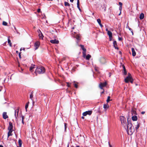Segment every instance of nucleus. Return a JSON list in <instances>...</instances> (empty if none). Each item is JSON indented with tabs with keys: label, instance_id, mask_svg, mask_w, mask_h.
<instances>
[{
	"label": "nucleus",
	"instance_id": "obj_23",
	"mask_svg": "<svg viewBox=\"0 0 147 147\" xmlns=\"http://www.w3.org/2000/svg\"><path fill=\"white\" fill-rule=\"evenodd\" d=\"M33 91H32L31 92L30 96V98L32 100V98H33Z\"/></svg>",
	"mask_w": 147,
	"mask_h": 147
},
{
	"label": "nucleus",
	"instance_id": "obj_1",
	"mask_svg": "<svg viewBox=\"0 0 147 147\" xmlns=\"http://www.w3.org/2000/svg\"><path fill=\"white\" fill-rule=\"evenodd\" d=\"M125 128L129 135L132 134L133 132L134 131V127H132V124L129 121H127V125Z\"/></svg>",
	"mask_w": 147,
	"mask_h": 147
},
{
	"label": "nucleus",
	"instance_id": "obj_43",
	"mask_svg": "<svg viewBox=\"0 0 147 147\" xmlns=\"http://www.w3.org/2000/svg\"><path fill=\"white\" fill-rule=\"evenodd\" d=\"M67 86L68 87H70V84L68 82H67Z\"/></svg>",
	"mask_w": 147,
	"mask_h": 147
},
{
	"label": "nucleus",
	"instance_id": "obj_60",
	"mask_svg": "<svg viewBox=\"0 0 147 147\" xmlns=\"http://www.w3.org/2000/svg\"><path fill=\"white\" fill-rule=\"evenodd\" d=\"M79 9L80 11H81V9H80H80Z\"/></svg>",
	"mask_w": 147,
	"mask_h": 147
},
{
	"label": "nucleus",
	"instance_id": "obj_11",
	"mask_svg": "<svg viewBox=\"0 0 147 147\" xmlns=\"http://www.w3.org/2000/svg\"><path fill=\"white\" fill-rule=\"evenodd\" d=\"M19 112V110L17 109L15 110V116L16 119H17V117L18 115V113Z\"/></svg>",
	"mask_w": 147,
	"mask_h": 147
},
{
	"label": "nucleus",
	"instance_id": "obj_49",
	"mask_svg": "<svg viewBox=\"0 0 147 147\" xmlns=\"http://www.w3.org/2000/svg\"><path fill=\"white\" fill-rule=\"evenodd\" d=\"M2 89V86H0V91H1Z\"/></svg>",
	"mask_w": 147,
	"mask_h": 147
},
{
	"label": "nucleus",
	"instance_id": "obj_28",
	"mask_svg": "<svg viewBox=\"0 0 147 147\" xmlns=\"http://www.w3.org/2000/svg\"><path fill=\"white\" fill-rule=\"evenodd\" d=\"M91 57V56L89 54H88L86 57V60H89L90 58Z\"/></svg>",
	"mask_w": 147,
	"mask_h": 147
},
{
	"label": "nucleus",
	"instance_id": "obj_63",
	"mask_svg": "<svg viewBox=\"0 0 147 147\" xmlns=\"http://www.w3.org/2000/svg\"><path fill=\"white\" fill-rule=\"evenodd\" d=\"M22 50V48H21L20 49V51H21Z\"/></svg>",
	"mask_w": 147,
	"mask_h": 147
},
{
	"label": "nucleus",
	"instance_id": "obj_35",
	"mask_svg": "<svg viewBox=\"0 0 147 147\" xmlns=\"http://www.w3.org/2000/svg\"><path fill=\"white\" fill-rule=\"evenodd\" d=\"M140 127V123H138L137 126L135 127V129L136 130H137Z\"/></svg>",
	"mask_w": 147,
	"mask_h": 147
},
{
	"label": "nucleus",
	"instance_id": "obj_33",
	"mask_svg": "<svg viewBox=\"0 0 147 147\" xmlns=\"http://www.w3.org/2000/svg\"><path fill=\"white\" fill-rule=\"evenodd\" d=\"M21 117H22V123L23 124H24V116L22 115L21 116Z\"/></svg>",
	"mask_w": 147,
	"mask_h": 147
},
{
	"label": "nucleus",
	"instance_id": "obj_18",
	"mask_svg": "<svg viewBox=\"0 0 147 147\" xmlns=\"http://www.w3.org/2000/svg\"><path fill=\"white\" fill-rule=\"evenodd\" d=\"M35 65H32L30 67V71L32 72L33 71V69L34 68V66Z\"/></svg>",
	"mask_w": 147,
	"mask_h": 147
},
{
	"label": "nucleus",
	"instance_id": "obj_59",
	"mask_svg": "<svg viewBox=\"0 0 147 147\" xmlns=\"http://www.w3.org/2000/svg\"><path fill=\"white\" fill-rule=\"evenodd\" d=\"M82 118L83 119H84V117H82Z\"/></svg>",
	"mask_w": 147,
	"mask_h": 147
},
{
	"label": "nucleus",
	"instance_id": "obj_21",
	"mask_svg": "<svg viewBox=\"0 0 147 147\" xmlns=\"http://www.w3.org/2000/svg\"><path fill=\"white\" fill-rule=\"evenodd\" d=\"M8 42L9 44V46L10 47H12V44L11 42V40L9 39V37H8Z\"/></svg>",
	"mask_w": 147,
	"mask_h": 147
},
{
	"label": "nucleus",
	"instance_id": "obj_62",
	"mask_svg": "<svg viewBox=\"0 0 147 147\" xmlns=\"http://www.w3.org/2000/svg\"><path fill=\"white\" fill-rule=\"evenodd\" d=\"M119 53H120V54H121V52L120 51L119 52Z\"/></svg>",
	"mask_w": 147,
	"mask_h": 147
},
{
	"label": "nucleus",
	"instance_id": "obj_15",
	"mask_svg": "<svg viewBox=\"0 0 147 147\" xmlns=\"http://www.w3.org/2000/svg\"><path fill=\"white\" fill-rule=\"evenodd\" d=\"M131 51L132 52V55L133 56H135L136 55V53L134 48H131Z\"/></svg>",
	"mask_w": 147,
	"mask_h": 147
},
{
	"label": "nucleus",
	"instance_id": "obj_54",
	"mask_svg": "<svg viewBox=\"0 0 147 147\" xmlns=\"http://www.w3.org/2000/svg\"><path fill=\"white\" fill-rule=\"evenodd\" d=\"M70 1L72 3L73 2L74 0H70Z\"/></svg>",
	"mask_w": 147,
	"mask_h": 147
},
{
	"label": "nucleus",
	"instance_id": "obj_27",
	"mask_svg": "<svg viewBox=\"0 0 147 147\" xmlns=\"http://www.w3.org/2000/svg\"><path fill=\"white\" fill-rule=\"evenodd\" d=\"M64 5L65 6H68L69 7L70 6V4L68 2H64Z\"/></svg>",
	"mask_w": 147,
	"mask_h": 147
},
{
	"label": "nucleus",
	"instance_id": "obj_14",
	"mask_svg": "<svg viewBox=\"0 0 147 147\" xmlns=\"http://www.w3.org/2000/svg\"><path fill=\"white\" fill-rule=\"evenodd\" d=\"M3 118L5 119H6L8 118V116L7 115V113L6 112H4L3 113Z\"/></svg>",
	"mask_w": 147,
	"mask_h": 147
},
{
	"label": "nucleus",
	"instance_id": "obj_25",
	"mask_svg": "<svg viewBox=\"0 0 147 147\" xmlns=\"http://www.w3.org/2000/svg\"><path fill=\"white\" fill-rule=\"evenodd\" d=\"M126 28H128L129 29V30L131 31V32L132 33V35H133L134 33L133 32L131 28H130L128 25H127V26Z\"/></svg>",
	"mask_w": 147,
	"mask_h": 147
},
{
	"label": "nucleus",
	"instance_id": "obj_22",
	"mask_svg": "<svg viewBox=\"0 0 147 147\" xmlns=\"http://www.w3.org/2000/svg\"><path fill=\"white\" fill-rule=\"evenodd\" d=\"M75 38L77 40H80V37L78 34H77L76 35Z\"/></svg>",
	"mask_w": 147,
	"mask_h": 147
},
{
	"label": "nucleus",
	"instance_id": "obj_12",
	"mask_svg": "<svg viewBox=\"0 0 147 147\" xmlns=\"http://www.w3.org/2000/svg\"><path fill=\"white\" fill-rule=\"evenodd\" d=\"M122 67L123 68V73L125 75H126L127 74V72L124 65H122Z\"/></svg>",
	"mask_w": 147,
	"mask_h": 147
},
{
	"label": "nucleus",
	"instance_id": "obj_13",
	"mask_svg": "<svg viewBox=\"0 0 147 147\" xmlns=\"http://www.w3.org/2000/svg\"><path fill=\"white\" fill-rule=\"evenodd\" d=\"M40 42H36L34 44V46L36 47L35 49H37L40 45Z\"/></svg>",
	"mask_w": 147,
	"mask_h": 147
},
{
	"label": "nucleus",
	"instance_id": "obj_5",
	"mask_svg": "<svg viewBox=\"0 0 147 147\" xmlns=\"http://www.w3.org/2000/svg\"><path fill=\"white\" fill-rule=\"evenodd\" d=\"M80 46L81 47V49L83 50V54L84 57H85L86 55V49H85L84 47V46L83 45H80Z\"/></svg>",
	"mask_w": 147,
	"mask_h": 147
},
{
	"label": "nucleus",
	"instance_id": "obj_31",
	"mask_svg": "<svg viewBox=\"0 0 147 147\" xmlns=\"http://www.w3.org/2000/svg\"><path fill=\"white\" fill-rule=\"evenodd\" d=\"M39 36L40 38L43 39V36L42 33L39 34Z\"/></svg>",
	"mask_w": 147,
	"mask_h": 147
},
{
	"label": "nucleus",
	"instance_id": "obj_4",
	"mask_svg": "<svg viewBox=\"0 0 147 147\" xmlns=\"http://www.w3.org/2000/svg\"><path fill=\"white\" fill-rule=\"evenodd\" d=\"M106 30L107 31V34L109 36V39L110 41H111L112 38V32L108 30V29H106Z\"/></svg>",
	"mask_w": 147,
	"mask_h": 147
},
{
	"label": "nucleus",
	"instance_id": "obj_42",
	"mask_svg": "<svg viewBox=\"0 0 147 147\" xmlns=\"http://www.w3.org/2000/svg\"><path fill=\"white\" fill-rule=\"evenodd\" d=\"M18 67H19V68L18 69H19V70H20V69L22 71H23V69H22V67H20V65H18Z\"/></svg>",
	"mask_w": 147,
	"mask_h": 147
},
{
	"label": "nucleus",
	"instance_id": "obj_7",
	"mask_svg": "<svg viewBox=\"0 0 147 147\" xmlns=\"http://www.w3.org/2000/svg\"><path fill=\"white\" fill-rule=\"evenodd\" d=\"M107 83L106 82H105L103 83H100L99 84V87L101 89H103V87L107 85Z\"/></svg>",
	"mask_w": 147,
	"mask_h": 147
},
{
	"label": "nucleus",
	"instance_id": "obj_6",
	"mask_svg": "<svg viewBox=\"0 0 147 147\" xmlns=\"http://www.w3.org/2000/svg\"><path fill=\"white\" fill-rule=\"evenodd\" d=\"M132 78L131 74L129 73H128V76L125 79V81L126 83H127L129 82V79H131Z\"/></svg>",
	"mask_w": 147,
	"mask_h": 147
},
{
	"label": "nucleus",
	"instance_id": "obj_24",
	"mask_svg": "<svg viewBox=\"0 0 147 147\" xmlns=\"http://www.w3.org/2000/svg\"><path fill=\"white\" fill-rule=\"evenodd\" d=\"M103 108L105 109H107L109 108V105L107 104H105L103 105Z\"/></svg>",
	"mask_w": 147,
	"mask_h": 147
},
{
	"label": "nucleus",
	"instance_id": "obj_47",
	"mask_svg": "<svg viewBox=\"0 0 147 147\" xmlns=\"http://www.w3.org/2000/svg\"><path fill=\"white\" fill-rule=\"evenodd\" d=\"M119 10H120V11H121L122 10V7L119 6Z\"/></svg>",
	"mask_w": 147,
	"mask_h": 147
},
{
	"label": "nucleus",
	"instance_id": "obj_10",
	"mask_svg": "<svg viewBox=\"0 0 147 147\" xmlns=\"http://www.w3.org/2000/svg\"><path fill=\"white\" fill-rule=\"evenodd\" d=\"M113 45L115 49H119V48L117 47V44L116 41H114L113 42Z\"/></svg>",
	"mask_w": 147,
	"mask_h": 147
},
{
	"label": "nucleus",
	"instance_id": "obj_20",
	"mask_svg": "<svg viewBox=\"0 0 147 147\" xmlns=\"http://www.w3.org/2000/svg\"><path fill=\"white\" fill-rule=\"evenodd\" d=\"M132 119L133 121H136L137 119V117L136 116H133L132 117Z\"/></svg>",
	"mask_w": 147,
	"mask_h": 147
},
{
	"label": "nucleus",
	"instance_id": "obj_34",
	"mask_svg": "<svg viewBox=\"0 0 147 147\" xmlns=\"http://www.w3.org/2000/svg\"><path fill=\"white\" fill-rule=\"evenodd\" d=\"M2 24L4 26H6L7 25V23L5 21H3Z\"/></svg>",
	"mask_w": 147,
	"mask_h": 147
},
{
	"label": "nucleus",
	"instance_id": "obj_19",
	"mask_svg": "<svg viewBox=\"0 0 147 147\" xmlns=\"http://www.w3.org/2000/svg\"><path fill=\"white\" fill-rule=\"evenodd\" d=\"M144 14L143 13H141L140 16V18L141 20H142L144 18Z\"/></svg>",
	"mask_w": 147,
	"mask_h": 147
},
{
	"label": "nucleus",
	"instance_id": "obj_40",
	"mask_svg": "<svg viewBox=\"0 0 147 147\" xmlns=\"http://www.w3.org/2000/svg\"><path fill=\"white\" fill-rule=\"evenodd\" d=\"M67 124L66 123H64V126H65V131H66V128H67Z\"/></svg>",
	"mask_w": 147,
	"mask_h": 147
},
{
	"label": "nucleus",
	"instance_id": "obj_26",
	"mask_svg": "<svg viewBox=\"0 0 147 147\" xmlns=\"http://www.w3.org/2000/svg\"><path fill=\"white\" fill-rule=\"evenodd\" d=\"M92 111H86V113L87 115H91L92 113Z\"/></svg>",
	"mask_w": 147,
	"mask_h": 147
},
{
	"label": "nucleus",
	"instance_id": "obj_41",
	"mask_svg": "<svg viewBox=\"0 0 147 147\" xmlns=\"http://www.w3.org/2000/svg\"><path fill=\"white\" fill-rule=\"evenodd\" d=\"M82 115H83V116H86L87 115L86 113V111L83 113Z\"/></svg>",
	"mask_w": 147,
	"mask_h": 147
},
{
	"label": "nucleus",
	"instance_id": "obj_44",
	"mask_svg": "<svg viewBox=\"0 0 147 147\" xmlns=\"http://www.w3.org/2000/svg\"><path fill=\"white\" fill-rule=\"evenodd\" d=\"M119 5H120V6H121V7H122V3L121 2H119Z\"/></svg>",
	"mask_w": 147,
	"mask_h": 147
},
{
	"label": "nucleus",
	"instance_id": "obj_17",
	"mask_svg": "<svg viewBox=\"0 0 147 147\" xmlns=\"http://www.w3.org/2000/svg\"><path fill=\"white\" fill-rule=\"evenodd\" d=\"M100 61L101 62V63L104 64L105 63L106 60L105 58H103L100 59Z\"/></svg>",
	"mask_w": 147,
	"mask_h": 147
},
{
	"label": "nucleus",
	"instance_id": "obj_46",
	"mask_svg": "<svg viewBox=\"0 0 147 147\" xmlns=\"http://www.w3.org/2000/svg\"><path fill=\"white\" fill-rule=\"evenodd\" d=\"M37 12L38 13H39L40 12V9H37Z\"/></svg>",
	"mask_w": 147,
	"mask_h": 147
},
{
	"label": "nucleus",
	"instance_id": "obj_51",
	"mask_svg": "<svg viewBox=\"0 0 147 147\" xmlns=\"http://www.w3.org/2000/svg\"><path fill=\"white\" fill-rule=\"evenodd\" d=\"M102 90H103V91L102 92H101V94H102L103 93H104V89H103Z\"/></svg>",
	"mask_w": 147,
	"mask_h": 147
},
{
	"label": "nucleus",
	"instance_id": "obj_45",
	"mask_svg": "<svg viewBox=\"0 0 147 147\" xmlns=\"http://www.w3.org/2000/svg\"><path fill=\"white\" fill-rule=\"evenodd\" d=\"M94 68H95V70L96 71L98 72V68H97L96 67H95Z\"/></svg>",
	"mask_w": 147,
	"mask_h": 147
},
{
	"label": "nucleus",
	"instance_id": "obj_64",
	"mask_svg": "<svg viewBox=\"0 0 147 147\" xmlns=\"http://www.w3.org/2000/svg\"><path fill=\"white\" fill-rule=\"evenodd\" d=\"M23 50H25V49H24V48H23Z\"/></svg>",
	"mask_w": 147,
	"mask_h": 147
},
{
	"label": "nucleus",
	"instance_id": "obj_58",
	"mask_svg": "<svg viewBox=\"0 0 147 147\" xmlns=\"http://www.w3.org/2000/svg\"><path fill=\"white\" fill-rule=\"evenodd\" d=\"M121 11H120V13H119V15H120L121 14Z\"/></svg>",
	"mask_w": 147,
	"mask_h": 147
},
{
	"label": "nucleus",
	"instance_id": "obj_37",
	"mask_svg": "<svg viewBox=\"0 0 147 147\" xmlns=\"http://www.w3.org/2000/svg\"><path fill=\"white\" fill-rule=\"evenodd\" d=\"M97 20L99 24L101 23V20L100 19H98Z\"/></svg>",
	"mask_w": 147,
	"mask_h": 147
},
{
	"label": "nucleus",
	"instance_id": "obj_3",
	"mask_svg": "<svg viewBox=\"0 0 147 147\" xmlns=\"http://www.w3.org/2000/svg\"><path fill=\"white\" fill-rule=\"evenodd\" d=\"M120 119L121 122V123L123 127L124 128L126 127V126L127 125V123L125 117L123 116H121L120 117Z\"/></svg>",
	"mask_w": 147,
	"mask_h": 147
},
{
	"label": "nucleus",
	"instance_id": "obj_16",
	"mask_svg": "<svg viewBox=\"0 0 147 147\" xmlns=\"http://www.w3.org/2000/svg\"><path fill=\"white\" fill-rule=\"evenodd\" d=\"M9 131L8 133L7 137L8 138L9 136H11L12 135V132L13 130H9Z\"/></svg>",
	"mask_w": 147,
	"mask_h": 147
},
{
	"label": "nucleus",
	"instance_id": "obj_29",
	"mask_svg": "<svg viewBox=\"0 0 147 147\" xmlns=\"http://www.w3.org/2000/svg\"><path fill=\"white\" fill-rule=\"evenodd\" d=\"M18 143L19 146L21 147L22 145V141L20 139H19L18 140Z\"/></svg>",
	"mask_w": 147,
	"mask_h": 147
},
{
	"label": "nucleus",
	"instance_id": "obj_9",
	"mask_svg": "<svg viewBox=\"0 0 147 147\" xmlns=\"http://www.w3.org/2000/svg\"><path fill=\"white\" fill-rule=\"evenodd\" d=\"M50 42L52 43L53 44H58L59 42V40H57L56 39L51 40L50 41Z\"/></svg>",
	"mask_w": 147,
	"mask_h": 147
},
{
	"label": "nucleus",
	"instance_id": "obj_48",
	"mask_svg": "<svg viewBox=\"0 0 147 147\" xmlns=\"http://www.w3.org/2000/svg\"><path fill=\"white\" fill-rule=\"evenodd\" d=\"M118 39H119V40L121 41L122 40V38H121L119 37L118 38Z\"/></svg>",
	"mask_w": 147,
	"mask_h": 147
},
{
	"label": "nucleus",
	"instance_id": "obj_32",
	"mask_svg": "<svg viewBox=\"0 0 147 147\" xmlns=\"http://www.w3.org/2000/svg\"><path fill=\"white\" fill-rule=\"evenodd\" d=\"M29 103V102H28L27 103H26L25 105V108L26 110V111H27V109L28 107V103Z\"/></svg>",
	"mask_w": 147,
	"mask_h": 147
},
{
	"label": "nucleus",
	"instance_id": "obj_8",
	"mask_svg": "<svg viewBox=\"0 0 147 147\" xmlns=\"http://www.w3.org/2000/svg\"><path fill=\"white\" fill-rule=\"evenodd\" d=\"M9 125L8 127V130H13V124L11 122H9Z\"/></svg>",
	"mask_w": 147,
	"mask_h": 147
},
{
	"label": "nucleus",
	"instance_id": "obj_36",
	"mask_svg": "<svg viewBox=\"0 0 147 147\" xmlns=\"http://www.w3.org/2000/svg\"><path fill=\"white\" fill-rule=\"evenodd\" d=\"M110 96H108V97L106 101L107 102H108L110 100Z\"/></svg>",
	"mask_w": 147,
	"mask_h": 147
},
{
	"label": "nucleus",
	"instance_id": "obj_56",
	"mask_svg": "<svg viewBox=\"0 0 147 147\" xmlns=\"http://www.w3.org/2000/svg\"><path fill=\"white\" fill-rule=\"evenodd\" d=\"M109 145L110 147H112V146L109 143Z\"/></svg>",
	"mask_w": 147,
	"mask_h": 147
},
{
	"label": "nucleus",
	"instance_id": "obj_55",
	"mask_svg": "<svg viewBox=\"0 0 147 147\" xmlns=\"http://www.w3.org/2000/svg\"><path fill=\"white\" fill-rule=\"evenodd\" d=\"M14 29H15L16 31L17 32V30L16 29V27H15V26H14Z\"/></svg>",
	"mask_w": 147,
	"mask_h": 147
},
{
	"label": "nucleus",
	"instance_id": "obj_53",
	"mask_svg": "<svg viewBox=\"0 0 147 147\" xmlns=\"http://www.w3.org/2000/svg\"><path fill=\"white\" fill-rule=\"evenodd\" d=\"M145 112L144 111H142L141 112V114H144L145 113Z\"/></svg>",
	"mask_w": 147,
	"mask_h": 147
},
{
	"label": "nucleus",
	"instance_id": "obj_38",
	"mask_svg": "<svg viewBox=\"0 0 147 147\" xmlns=\"http://www.w3.org/2000/svg\"><path fill=\"white\" fill-rule=\"evenodd\" d=\"M74 86L76 88H77L78 87L77 84L75 83V82H74Z\"/></svg>",
	"mask_w": 147,
	"mask_h": 147
},
{
	"label": "nucleus",
	"instance_id": "obj_52",
	"mask_svg": "<svg viewBox=\"0 0 147 147\" xmlns=\"http://www.w3.org/2000/svg\"><path fill=\"white\" fill-rule=\"evenodd\" d=\"M99 25L101 27H102L103 26V25L101 24V23L100 24H99Z\"/></svg>",
	"mask_w": 147,
	"mask_h": 147
},
{
	"label": "nucleus",
	"instance_id": "obj_57",
	"mask_svg": "<svg viewBox=\"0 0 147 147\" xmlns=\"http://www.w3.org/2000/svg\"><path fill=\"white\" fill-rule=\"evenodd\" d=\"M0 147H3V146L2 145H0Z\"/></svg>",
	"mask_w": 147,
	"mask_h": 147
},
{
	"label": "nucleus",
	"instance_id": "obj_61",
	"mask_svg": "<svg viewBox=\"0 0 147 147\" xmlns=\"http://www.w3.org/2000/svg\"><path fill=\"white\" fill-rule=\"evenodd\" d=\"M76 147H80V146H77Z\"/></svg>",
	"mask_w": 147,
	"mask_h": 147
},
{
	"label": "nucleus",
	"instance_id": "obj_50",
	"mask_svg": "<svg viewBox=\"0 0 147 147\" xmlns=\"http://www.w3.org/2000/svg\"><path fill=\"white\" fill-rule=\"evenodd\" d=\"M21 53H19V57L20 58H21Z\"/></svg>",
	"mask_w": 147,
	"mask_h": 147
},
{
	"label": "nucleus",
	"instance_id": "obj_30",
	"mask_svg": "<svg viewBox=\"0 0 147 147\" xmlns=\"http://www.w3.org/2000/svg\"><path fill=\"white\" fill-rule=\"evenodd\" d=\"M77 7L78 8L80 9V0H77Z\"/></svg>",
	"mask_w": 147,
	"mask_h": 147
},
{
	"label": "nucleus",
	"instance_id": "obj_2",
	"mask_svg": "<svg viewBox=\"0 0 147 147\" xmlns=\"http://www.w3.org/2000/svg\"><path fill=\"white\" fill-rule=\"evenodd\" d=\"M45 71V68L42 66H40L37 67L35 70V73L36 74H42L44 73Z\"/></svg>",
	"mask_w": 147,
	"mask_h": 147
},
{
	"label": "nucleus",
	"instance_id": "obj_39",
	"mask_svg": "<svg viewBox=\"0 0 147 147\" xmlns=\"http://www.w3.org/2000/svg\"><path fill=\"white\" fill-rule=\"evenodd\" d=\"M129 81L131 82V83H132L133 82V80L132 78H131V79H129Z\"/></svg>",
	"mask_w": 147,
	"mask_h": 147
}]
</instances>
